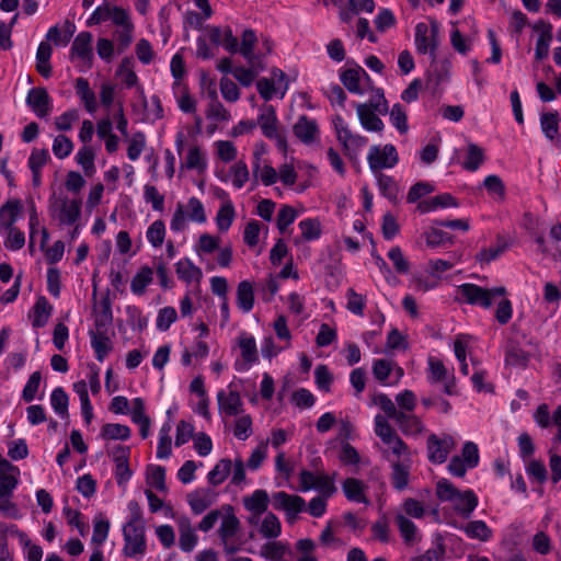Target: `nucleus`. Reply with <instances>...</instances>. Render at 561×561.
Wrapping results in <instances>:
<instances>
[{"label": "nucleus", "mask_w": 561, "mask_h": 561, "mask_svg": "<svg viewBox=\"0 0 561 561\" xmlns=\"http://www.w3.org/2000/svg\"><path fill=\"white\" fill-rule=\"evenodd\" d=\"M460 529L470 539L488 541L491 539L493 531L483 520H471L461 526Z\"/></svg>", "instance_id": "28"}, {"label": "nucleus", "mask_w": 561, "mask_h": 561, "mask_svg": "<svg viewBox=\"0 0 561 561\" xmlns=\"http://www.w3.org/2000/svg\"><path fill=\"white\" fill-rule=\"evenodd\" d=\"M231 469L232 462L230 459L224 458L219 460L216 466L208 472V482L214 486L221 484L231 472Z\"/></svg>", "instance_id": "36"}, {"label": "nucleus", "mask_w": 561, "mask_h": 561, "mask_svg": "<svg viewBox=\"0 0 561 561\" xmlns=\"http://www.w3.org/2000/svg\"><path fill=\"white\" fill-rule=\"evenodd\" d=\"M454 447L455 440L450 435L439 438L435 434H431L427 438L428 460L434 463L445 462Z\"/></svg>", "instance_id": "12"}, {"label": "nucleus", "mask_w": 561, "mask_h": 561, "mask_svg": "<svg viewBox=\"0 0 561 561\" xmlns=\"http://www.w3.org/2000/svg\"><path fill=\"white\" fill-rule=\"evenodd\" d=\"M107 21L116 27L114 36L117 41L118 50L124 51L133 42L134 24L129 12L104 1L92 12L87 21V25L93 26Z\"/></svg>", "instance_id": "1"}, {"label": "nucleus", "mask_w": 561, "mask_h": 561, "mask_svg": "<svg viewBox=\"0 0 561 561\" xmlns=\"http://www.w3.org/2000/svg\"><path fill=\"white\" fill-rule=\"evenodd\" d=\"M148 242L154 247L159 248L162 245L165 237V226L162 220L153 221L146 233Z\"/></svg>", "instance_id": "51"}, {"label": "nucleus", "mask_w": 561, "mask_h": 561, "mask_svg": "<svg viewBox=\"0 0 561 561\" xmlns=\"http://www.w3.org/2000/svg\"><path fill=\"white\" fill-rule=\"evenodd\" d=\"M333 125L337 140L342 144L345 153L351 159H355L358 154V151L366 146L367 138L362 135L352 133L345 121L340 115L334 116Z\"/></svg>", "instance_id": "5"}, {"label": "nucleus", "mask_w": 561, "mask_h": 561, "mask_svg": "<svg viewBox=\"0 0 561 561\" xmlns=\"http://www.w3.org/2000/svg\"><path fill=\"white\" fill-rule=\"evenodd\" d=\"M69 399L67 393L61 387H57L50 394V404L54 411L62 419L69 416L68 413Z\"/></svg>", "instance_id": "43"}, {"label": "nucleus", "mask_w": 561, "mask_h": 561, "mask_svg": "<svg viewBox=\"0 0 561 561\" xmlns=\"http://www.w3.org/2000/svg\"><path fill=\"white\" fill-rule=\"evenodd\" d=\"M287 553H289L288 546L282 541H268L260 549V556L270 561H286Z\"/></svg>", "instance_id": "30"}, {"label": "nucleus", "mask_w": 561, "mask_h": 561, "mask_svg": "<svg viewBox=\"0 0 561 561\" xmlns=\"http://www.w3.org/2000/svg\"><path fill=\"white\" fill-rule=\"evenodd\" d=\"M254 293L253 286L248 280L239 283L237 288V305L243 312H249L253 308Z\"/></svg>", "instance_id": "33"}, {"label": "nucleus", "mask_w": 561, "mask_h": 561, "mask_svg": "<svg viewBox=\"0 0 561 561\" xmlns=\"http://www.w3.org/2000/svg\"><path fill=\"white\" fill-rule=\"evenodd\" d=\"M92 34L89 32H81L77 35L72 43L71 54L79 57L83 64L90 68L92 66Z\"/></svg>", "instance_id": "18"}, {"label": "nucleus", "mask_w": 561, "mask_h": 561, "mask_svg": "<svg viewBox=\"0 0 561 561\" xmlns=\"http://www.w3.org/2000/svg\"><path fill=\"white\" fill-rule=\"evenodd\" d=\"M294 135L304 144H311L319 134V128L314 119L302 115L293 127Z\"/></svg>", "instance_id": "19"}, {"label": "nucleus", "mask_w": 561, "mask_h": 561, "mask_svg": "<svg viewBox=\"0 0 561 561\" xmlns=\"http://www.w3.org/2000/svg\"><path fill=\"white\" fill-rule=\"evenodd\" d=\"M187 208V218L192 221L196 222H205L206 215L205 209L202 202L196 197H191L186 205Z\"/></svg>", "instance_id": "63"}, {"label": "nucleus", "mask_w": 561, "mask_h": 561, "mask_svg": "<svg viewBox=\"0 0 561 561\" xmlns=\"http://www.w3.org/2000/svg\"><path fill=\"white\" fill-rule=\"evenodd\" d=\"M73 149V144L65 135H58L53 142V152L59 159L67 158Z\"/></svg>", "instance_id": "60"}, {"label": "nucleus", "mask_w": 561, "mask_h": 561, "mask_svg": "<svg viewBox=\"0 0 561 561\" xmlns=\"http://www.w3.org/2000/svg\"><path fill=\"white\" fill-rule=\"evenodd\" d=\"M273 505L275 510L286 513L289 523H294L298 514L306 510V501L301 496L288 494L284 491L273 494Z\"/></svg>", "instance_id": "11"}, {"label": "nucleus", "mask_w": 561, "mask_h": 561, "mask_svg": "<svg viewBox=\"0 0 561 561\" xmlns=\"http://www.w3.org/2000/svg\"><path fill=\"white\" fill-rule=\"evenodd\" d=\"M376 174V178H377V183H378V187H379V191L380 193L387 197L389 201H397V197H398V186L394 182V180L389 176V175H386L383 173H375Z\"/></svg>", "instance_id": "46"}, {"label": "nucleus", "mask_w": 561, "mask_h": 561, "mask_svg": "<svg viewBox=\"0 0 561 561\" xmlns=\"http://www.w3.org/2000/svg\"><path fill=\"white\" fill-rule=\"evenodd\" d=\"M51 306L45 297H39L33 307V320L32 324L34 328H43L51 313Z\"/></svg>", "instance_id": "37"}, {"label": "nucleus", "mask_w": 561, "mask_h": 561, "mask_svg": "<svg viewBox=\"0 0 561 561\" xmlns=\"http://www.w3.org/2000/svg\"><path fill=\"white\" fill-rule=\"evenodd\" d=\"M239 347L241 351L242 362L236 363V368L237 370L244 371L259 359L255 339L251 335L242 334L239 337Z\"/></svg>", "instance_id": "15"}, {"label": "nucleus", "mask_w": 561, "mask_h": 561, "mask_svg": "<svg viewBox=\"0 0 561 561\" xmlns=\"http://www.w3.org/2000/svg\"><path fill=\"white\" fill-rule=\"evenodd\" d=\"M390 122L399 130L405 134L409 129L407 112L399 103L394 104L390 111Z\"/></svg>", "instance_id": "53"}, {"label": "nucleus", "mask_w": 561, "mask_h": 561, "mask_svg": "<svg viewBox=\"0 0 561 561\" xmlns=\"http://www.w3.org/2000/svg\"><path fill=\"white\" fill-rule=\"evenodd\" d=\"M484 162V151L478 145L470 142L467 146V156L462 167L468 171H477Z\"/></svg>", "instance_id": "38"}, {"label": "nucleus", "mask_w": 561, "mask_h": 561, "mask_svg": "<svg viewBox=\"0 0 561 561\" xmlns=\"http://www.w3.org/2000/svg\"><path fill=\"white\" fill-rule=\"evenodd\" d=\"M533 30L538 32V38L535 48V57L542 60L548 57L550 43L552 41V25L543 20L537 21Z\"/></svg>", "instance_id": "14"}, {"label": "nucleus", "mask_w": 561, "mask_h": 561, "mask_svg": "<svg viewBox=\"0 0 561 561\" xmlns=\"http://www.w3.org/2000/svg\"><path fill=\"white\" fill-rule=\"evenodd\" d=\"M77 94L84 103V107L89 113L96 111V99L94 92L90 89L89 82L84 78H78L76 80Z\"/></svg>", "instance_id": "35"}, {"label": "nucleus", "mask_w": 561, "mask_h": 561, "mask_svg": "<svg viewBox=\"0 0 561 561\" xmlns=\"http://www.w3.org/2000/svg\"><path fill=\"white\" fill-rule=\"evenodd\" d=\"M301 236L305 240H316L321 234V226L317 219H305L299 222Z\"/></svg>", "instance_id": "59"}, {"label": "nucleus", "mask_w": 561, "mask_h": 561, "mask_svg": "<svg viewBox=\"0 0 561 561\" xmlns=\"http://www.w3.org/2000/svg\"><path fill=\"white\" fill-rule=\"evenodd\" d=\"M370 170L378 173L382 169L393 168L398 161V152L393 145L371 146L367 156Z\"/></svg>", "instance_id": "9"}, {"label": "nucleus", "mask_w": 561, "mask_h": 561, "mask_svg": "<svg viewBox=\"0 0 561 561\" xmlns=\"http://www.w3.org/2000/svg\"><path fill=\"white\" fill-rule=\"evenodd\" d=\"M153 272L149 266H142L133 277L130 289L135 295L145 293L146 287L152 282Z\"/></svg>", "instance_id": "44"}, {"label": "nucleus", "mask_w": 561, "mask_h": 561, "mask_svg": "<svg viewBox=\"0 0 561 561\" xmlns=\"http://www.w3.org/2000/svg\"><path fill=\"white\" fill-rule=\"evenodd\" d=\"M111 457L116 465V480L118 484L127 482L131 477L128 466L129 447L117 445L111 451Z\"/></svg>", "instance_id": "16"}, {"label": "nucleus", "mask_w": 561, "mask_h": 561, "mask_svg": "<svg viewBox=\"0 0 561 561\" xmlns=\"http://www.w3.org/2000/svg\"><path fill=\"white\" fill-rule=\"evenodd\" d=\"M82 202L80 198L57 196L53 194L48 199V211L50 217L59 226H72L81 218Z\"/></svg>", "instance_id": "3"}, {"label": "nucleus", "mask_w": 561, "mask_h": 561, "mask_svg": "<svg viewBox=\"0 0 561 561\" xmlns=\"http://www.w3.org/2000/svg\"><path fill=\"white\" fill-rule=\"evenodd\" d=\"M180 530V539L179 543L183 551L190 552L194 549L197 542V536L194 529L191 526V523L187 518H183L179 525Z\"/></svg>", "instance_id": "34"}, {"label": "nucleus", "mask_w": 561, "mask_h": 561, "mask_svg": "<svg viewBox=\"0 0 561 561\" xmlns=\"http://www.w3.org/2000/svg\"><path fill=\"white\" fill-rule=\"evenodd\" d=\"M366 489V484L355 478H347L342 483L343 493L348 501L367 505L369 501L365 495Z\"/></svg>", "instance_id": "21"}, {"label": "nucleus", "mask_w": 561, "mask_h": 561, "mask_svg": "<svg viewBox=\"0 0 561 561\" xmlns=\"http://www.w3.org/2000/svg\"><path fill=\"white\" fill-rule=\"evenodd\" d=\"M92 542L101 546L108 536L110 522L101 514L94 518Z\"/></svg>", "instance_id": "54"}, {"label": "nucleus", "mask_w": 561, "mask_h": 561, "mask_svg": "<svg viewBox=\"0 0 561 561\" xmlns=\"http://www.w3.org/2000/svg\"><path fill=\"white\" fill-rule=\"evenodd\" d=\"M388 257L392 262L396 271L399 274H407L410 271V263L403 255L399 247L391 248L388 252Z\"/></svg>", "instance_id": "61"}, {"label": "nucleus", "mask_w": 561, "mask_h": 561, "mask_svg": "<svg viewBox=\"0 0 561 561\" xmlns=\"http://www.w3.org/2000/svg\"><path fill=\"white\" fill-rule=\"evenodd\" d=\"M257 42L256 35L253 30H244L241 36V45L238 46V51L249 61V64L253 65L255 55L253 53L254 46Z\"/></svg>", "instance_id": "39"}, {"label": "nucleus", "mask_w": 561, "mask_h": 561, "mask_svg": "<svg viewBox=\"0 0 561 561\" xmlns=\"http://www.w3.org/2000/svg\"><path fill=\"white\" fill-rule=\"evenodd\" d=\"M243 505L251 514H254V517L260 518L268 507L267 492L255 490L250 496L243 497Z\"/></svg>", "instance_id": "24"}, {"label": "nucleus", "mask_w": 561, "mask_h": 561, "mask_svg": "<svg viewBox=\"0 0 561 561\" xmlns=\"http://www.w3.org/2000/svg\"><path fill=\"white\" fill-rule=\"evenodd\" d=\"M234 218V207L230 201L224 203L216 216V224L220 231H227Z\"/></svg>", "instance_id": "48"}, {"label": "nucleus", "mask_w": 561, "mask_h": 561, "mask_svg": "<svg viewBox=\"0 0 561 561\" xmlns=\"http://www.w3.org/2000/svg\"><path fill=\"white\" fill-rule=\"evenodd\" d=\"M123 551L126 557H142L146 553L147 543L144 524L126 523L123 527Z\"/></svg>", "instance_id": "4"}, {"label": "nucleus", "mask_w": 561, "mask_h": 561, "mask_svg": "<svg viewBox=\"0 0 561 561\" xmlns=\"http://www.w3.org/2000/svg\"><path fill=\"white\" fill-rule=\"evenodd\" d=\"M299 490L307 492L314 489L325 497H331L336 492L333 478L328 474H316L308 470H302L299 474Z\"/></svg>", "instance_id": "8"}, {"label": "nucleus", "mask_w": 561, "mask_h": 561, "mask_svg": "<svg viewBox=\"0 0 561 561\" xmlns=\"http://www.w3.org/2000/svg\"><path fill=\"white\" fill-rule=\"evenodd\" d=\"M172 430L171 423L165 422L160 431H159V443L157 447V458L167 459L171 456V436L170 432Z\"/></svg>", "instance_id": "40"}, {"label": "nucleus", "mask_w": 561, "mask_h": 561, "mask_svg": "<svg viewBox=\"0 0 561 561\" xmlns=\"http://www.w3.org/2000/svg\"><path fill=\"white\" fill-rule=\"evenodd\" d=\"M175 272L178 277L187 284L198 283L203 276L202 270L187 257L180 260L175 264Z\"/></svg>", "instance_id": "25"}, {"label": "nucleus", "mask_w": 561, "mask_h": 561, "mask_svg": "<svg viewBox=\"0 0 561 561\" xmlns=\"http://www.w3.org/2000/svg\"><path fill=\"white\" fill-rule=\"evenodd\" d=\"M226 511V515H224L220 527L218 529V535L222 541L226 543L231 537H233L240 529V520L233 514L232 506L226 505L222 507Z\"/></svg>", "instance_id": "22"}, {"label": "nucleus", "mask_w": 561, "mask_h": 561, "mask_svg": "<svg viewBox=\"0 0 561 561\" xmlns=\"http://www.w3.org/2000/svg\"><path fill=\"white\" fill-rule=\"evenodd\" d=\"M436 495L443 502H450L454 510L465 518L470 517L478 506V497L471 490L459 491L447 479L436 483Z\"/></svg>", "instance_id": "2"}, {"label": "nucleus", "mask_w": 561, "mask_h": 561, "mask_svg": "<svg viewBox=\"0 0 561 561\" xmlns=\"http://www.w3.org/2000/svg\"><path fill=\"white\" fill-rule=\"evenodd\" d=\"M451 241L453 239L447 232L436 228H432L425 233V242L430 248L440 247L445 243H451Z\"/></svg>", "instance_id": "64"}, {"label": "nucleus", "mask_w": 561, "mask_h": 561, "mask_svg": "<svg viewBox=\"0 0 561 561\" xmlns=\"http://www.w3.org/2000/svg\"><path fill=\"white\" fill-rule=\"evenodd\" d=\"M22 205L19 199L8 201L0 208V228H13Z\"/></svg>", "instance_id": "29"}, {"label": "nucleus", "mask_w": 561, "mask_h": 561, "mask_svg": "<svg viewBox=\"0 0 561 561\" xmlns=\"http://www.w3.org/2000/svg\"><path fill=\"white\" fill-rule=\"evenodd\" d=\"M91 346L94 350L95 357L99 362H103L104 358L112 351V342L110 337L103 331H90Z\"/></svg>", "instance_id": "27"}, {"label": "nucleus", "mask_w": 561, "mask_h": 561, "mask_svg": "<svg viewBox=\"0 0 561 561\" xmlns=\"http://www.w3.org/2000/svg\"><path fill=\"white\" fill-rule=\"evenodd\" d=\"M206 160L198 147H192L186 156L185 167L190 170L204 171L206 169Z\"/></svg>", "instance_id": "62"}, {"label": "nucleus", "mask_w": 561, "mask_h": 561, "mask_svg": "<svg viewBox=\"0 0 561 561\" xmlns=\"http://www.w3.org/2000/svg\"><path fill=\"white\" fill-rule=\"evenodd\" d=\"M391 472V482L394 489L402 491L409 484L410 469L403 462H393Z\"/></svg>", "instance_id": "42"}, {"label": "nucleus", "mask_w": 561, "mask_h": 561, "mask_svg": "<svg viewBox=\"0 0 561 561\" xmlns=\"http://www.w3.org/2000/svg\"><path fill=\"white\" fill-rule=\"evenodd\" d=\"M260 111L261 113L257 117L256 125L260 126L263 135L266 138L275 139L277 147L282 150H285L287 142L285 137L278 134V121L274 107L272 105H264Z\"/></svg>", "instance_id": "10"}, {"label": "nucleus", "mask_w": 561, "mask_h": 561, "mask_svg": "<svg viewBox=\"0 0 561 561\" xmlns=\"http://www.w3.org/2000/svg\"><path fill=\"white\" fill-rule=\"evenodd\" d=\"M187 501L195 514H202L213 504L214 499L210 490L201 489L190 493L187 495Z\"/></svg>", "instance_id": "32"}, {"label": "nucleus", "mask_w": 561, "mask_h": 561, "mask_svg": "<svg viewBox=\"0 0 561 561\" xmlns=\"http://www.w3.org/2000/svg\"><path fill=\"white\" fill-rule=\"evenodd\" d=\"M206 117L215 123L228 122L230 119V113L219 101H215L208 104Z\"/></svg>", "instance_id": "56"}, {"label": "nucleus", "mask_w": 561, "mask_h": 561, "mask_svg": "<svg viewBox=\"0 0 561 561\" xmlns=\"http://www.w3.org/2000/svg\"><path fill=\"white\" fill-rule=\"evenodd\" d=\"M116 75L122 79L127 88H131L137 84L138 78L133 70V61L129 58L123 59Z\"/></svg>", "instance_id": "55"}, {"label": "nucleus", "mask_w": 561, "mask_h": 561, "mask_svg": "<svg viewBox=\"0 0 561 561\" xmlns=\"http://www.w3.org/2000/svg\"><path fill=\"white\" fill-rule=\"evenodd\" d=\"M260 531L265 538H277L282 531V525L277 516L273 513H267L262 520Z\"/></svg>", "instance_id": "49"}, {"label": "nucleus", "mask_w": 561, "mask_h": 561, "mask_svg": "<svg viewBox=\"0 0 561 561\" xmlns=\"http://www.w3.org/2000/svg\"><path fill=\"white\" fill-rule=\"evenodd\" d=\"M252 434V419L249 414L241 415L234 422L233 435L245 440Z\"/></svg>", "instance_id": "58"}, {"label": "nucleus", "mask_w": 561, "mask_h": 561, "mask_svg": "<svg viewBox=\"0 0 561 561\" xmlns=\"http://www.w3.org/2000/svg\"><path fill=\"white\" fill-rule=\"evenodd\" d=\"M401 432L405 435H417L423 432L424 426L420 417L403 411L394 419Z\"/></svg>", "instance_id": "26"}, {"label": "nucleus", "mask_w": 561, "mask_h": 561, "mask_svg": "<svg viewBox=\"0 0 561 561\" xmlns=\"http://www.w3.org/2000/svg\"><path fill=\"white\" fill-rule=\"evenodd\" d=\"M373 402L374 404L378 405L389 419L394 420L401 412L396 408L392 400L385 393L375 394Z\"/></svg>", "instance_id": "57"}, {"label": "nucleus", "mask_w": 561, "mask_h": 561, "mask_svg": "<svg viewBox=\"0 0 561 561\" xmlns=\"http://www.w3.org/2000/svg\"><path fill=\"white\" fill-rule=\"evenodd\" d=\"M540 126L549 140H554L559 134V115L557 112L543 113L540 116Z\"/></svg>", "instance_id": "41"}, {"label": "nucleus", "mask_w": 561, "mask_h": 561, "mask_svg": "<svg viewBox=\"0 0 561 561\" xmlns=\"http://www.w3.org/2000/svg\"><path fill=\"white\" fill-rule=\"evenodd\" d=\"M147 483L158 491H167L164 468L161 466H149L147 469Z\"/></svg>", "instance_id": "50"}, {"label": "nucleus", "mask_w": 561, "mask_h": 561, "mask_svg": "<svg viewBox=\"0 0 561 561\" xmlns=\"http://www.w3.org/2000/svg\"><path fill=\"white\" fill-rule=\"evenodd\" d=\"M362 77L369 79L367 72L362 67L357 66L356 68H348L342 71L340 80L351 93L363 94L364 91L359 85Z\"/></svg>", "instance_id": "23"}, {"label": "nucleus", "mask_w": 561, "mask_h": 561, "mask_svg": "<svg viewBox=\"0 0 561 561\" xmlns=\"http://www.w3.org/2000/svg\"><path fill=\"white\" fill-rule=\"evenodd\" d=\"M25 102L39 118L48 116L53 108L51 98L46 89L41 87L32 88L27 93Z\"/></svg>", "instance_id": "13"}, {"label": "nucleus", "mask_w": 561, "mask_h": 561, "mask_svg": "<svg viewBox=\"0 0 561 561\" xmlns=\"http://www.w3.org/2000/svg\"><path fill=\"white\" fill-rule=\"evenodd\" d=\"M394 522L407 545H413L419 540L417 528L415 524L410 520L403 513H398L394 516Z\"/></svg>", "instance_id": "31"}, {"label": "nucleus", "mask_w": 561, "mask_h": 561, "mask_svg": "<svg viewBox=\"0 0 561 561\" xmlns=\"http://www.w3.org/2000/svg\"><path fill=\"white\" fill-rule=\"evenodd\" d=\"M438 24L433 22L431 27L425 23H417L415 26V47L420 54H430L435 61L436 48L438 46Z\"/></svg>", "instance_id": "7"}, {"label": "nucleus", "mask_w": 561, "mask_h": 561, "mask_svg": "<svg viewBox=\"0 0 561 561\" xmlns=\"http://www.w3.org/2000/svg\"><path fill=\"white\" fill-rule=\"evenodd\" d=\"M231 175L232 185L236 188H242L244 184L250 180V172L244 161L240 160L236 162L229 171Z\"/></svg>", "instance_id": "47"}, {"label": "nucleus", "mask_w": 561, "mask_h": 561, "mask_svg": "<svg viewBox=\"0 0 561 561\" xmlns=\"http://www.w3.org/2000/svg\"><path fill=\"white\" fill-rule=\"evenodd\" d=\"M346 308L356 316H363L366 306V297L356 293L353 288L346 291Z\"/></svg>", "instance_id": "52"}, {"label": "nucleus", "mask_w": 561, "mask_h": 561, "mask_svg": "<svg viewBox=\"0 0 561 561\" xmlns=\"http://www.w3.org/2000/svg\"><path fill=\"white\" fill-rule=\"evenodd\" d=\"M458 293L461 298L470 305L490 308L493 297L504 296L506 290L504 287L486 289L474 284H462L459 286Z\"/></svg>", "instance_id": "6"}, {"label": "nucleus", "mask_w": 561, "mask_h": 561, "mask_svg": "<svg viewBox=\"0 0 561 561\" xmlns=\"http://www.w3.org/2000/svg\"><path fill=\"white\" fill-rule=\"evenodd\" d=\"M356 112L364 129L376 133L383 130V122L378 117L376 112H373V108H370L369 105L356 104Z\"/></svg>", "instance_id": "20"}, {"label": "nucleus", "mask_w": 561, "mask_h": 561, "mask_svg": "<svg viewBox=\"0 0 561 561\" xmlns=\"http://www.w3.org/2000/svg\"><path fill=\"white\" fill-rule=\"evenodd\" d=\"M101 436L104 439L126 440L130 436V428L123 424L107 423L101 430Z\"/></svg>", "instance_id": "45"}, {"label": "nucleus", "mask_w": 561, "mask_h": 561, "mask_svg": "<svg viewBox=\"0 0 561 561\" xmlns=\"http://www.w3.org/2000/svg\"><path fill=\"white\" fill-rule=\"evenodd\" d=\"M219 410L229 416H237L243 411V402L239 392L220 390L217 393Z\"/></svg>", "instance_id": "17"}]
</instances>
